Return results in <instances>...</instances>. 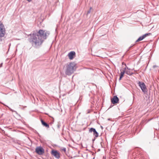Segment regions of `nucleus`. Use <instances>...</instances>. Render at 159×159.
I'll return each instance as SVG.
<instances>
[{"label": "nucleus", "instance_id": "1", "mask_svg": "<svg viewBox=\"0 0 159 159\" xmlns=\"http://www.w3.org/2000/svg\"><path fill=\"white\" fill-rule=\"evenodd\" d=\"M28 41L33 47L38 48L41 46L44 39H46V33L45 31L39 30L36 33L33 32L28 35Z\"/></svg>", "mask_w": 159, "mask_h": 159}, {"label": "nucleus", "instance_id": "2", "mask_svg": "<svg viewBox=\"0 0 159 159\" xmlns=\"http://www.w3.org/2000/svg\"><path fill=\"white\" fill-rule=\"evenodd\" d=\"M76 64L74 62L67 64L65 71V74L68 75H70L76 70Z\"/></svg>", "mask_w": 159, "mask_h": 159}, {"label": "nucleus", "instance_id": "3", "mask_svg": "<svg viewBox=\"0 0 159 159\" xmlns=\"http://www.w3.org/2000/svg\"><path fill=\"white\" fill-rule=\"evenodd\" d=\"M138 84L141 88V90L143 93L144 94L146 93L147 92V89L144 83L139 81L138 82Z\"/></svg>", "mask_w": 159, "mask_h": 159}, {"label": "nucleus", "instance_id": "4", "mask_svg": "<svg viewBox=\"0 0 159 159\" xmlns=\"http://www.w3.org/2000/svg\"><path fill=\"white\" fill-rule=\"evenodd\" d=\"M36 152L39 155H42L44 153V149L41 146L37 147L35 150Z\"/></svg>", "mask_w": 159, "mask_h": 159}, {"label": "nucleus", "instance_id": "5", "mask_svg": "<svg viewBox=\"0 0 159 159\" xmlns=\"http://www.w3.org/2000/svg\"><path fill=\"white\" fill-rule=\"evenodd\" d=\"M5 33V29L2 22H0V37H3L4 36Z\"/></svg>", "mask_w": 159, "mask_h": 159}, {"label": "nucleus", "instance_id": "6", "mask_svg": "<svg viewBox=\"0 0 159 159\" xmlns=\"http://www.w3.org/2000/svg\"><path fill=\"white\" fill-rule=\"evenodd\" d=\"M51 154L56 158L59 159L60 157L59 153L56 150H52Z\"/></svg>", "mask_w": 159, "mask_h": 159}, {"label": "nucleus", "instance_id": "7", "mask_svg": "<svg viewBox=\"0 0 159 159\" xmlns=\"http://www.w3.org/2000/svg\"><path fill=\"white\" fill-rule=\"evenodd\" d=\"M89 132H93V135L95 136V138H96L98 136V133L96 131L95 129L91 128L89 130Z\"/></svg>", "mask_w": 159, "mask_h": 159}, {"label": "nucleus", "instance_id": "8", "mask_svg": "<svg viewBox=\"0 0 159 159\" xmlns=\"http://www.w3.org/2000/svg\"><path fill=\"white\" fill-rule=\"evenodd\" d=\"M119 101V99L116 96H114L113 98L111 99V102L113 104L118 103Z\"/></svg>", "mask_w": 159, "mask_h": 159}, {"label": "nucleus", "instance_id": "9", "mask_svg": "<svg viewBox=\"0 0 159 159\" xmlns=\"http://www.w3.org/2000/svg\"><path fill=\"white\" fill-rule=\"evenodd\" d=\"M75 52L74 51H71L68 53V56L70 59L72 60L74 58V56H75Z\"/></svg>", "mask_w": 159, "mask_h": 159}, {"label": "nucleus", "instance_id": "10", "mask_svg": "<svg viewBox=\"0 0 159 159\" xmlns=\"http://www.w3.org/2000/svg\"><path fill=\"white\" fill-rule=\"evenodd\" d=\"M125 68H126V69H125V73L130 75H132L133 74V73L130 70H132L131 69L129 68L128 67H126Z\"/></svg>", "mask_w": 159, "mask_h": 159}, {"label": "nucleus", "instance_id": "11", "mask_svg": "<svg viewBox=\"0 0 159 159\" xmlns=\"http://www.w3.org/2000/svg\"><path fill=\"white\" fill-rule=\"evenodd\" d=\"M41 122L43 125L44 126H45L46 127L49 128V125L45 122L43 120H41Z\"/></svg>", "mask_w": 159, "mask_h": 159}, {"label": "nucleus", "instance_id": "12", "mask_svg": "<svg viewBox=\"0 0 159 159\" xmlns=\"http://www.w3.org/2000/svg\"><path fill=\"white\" fill-rule=\"evenodd\" d=\"M126 69V68H125V69H124V70H123L120 73V76L122 77H123L124 74L125 73Z\"/></svg>", "mask_w": 159, "mask_h": 159}, {"label": "nucleus", "instance_id": "13", "mask_svg": "<svg viewBox=\"0 0 159 159\" xmlns=\"http://www.w3.org/2000/svg\"><path fill=\"white\" fill-rule=\"evenodd\" d=\"M144 37L143 36L140 37L136 41V42H138L142 40L143 39H144Z\"/></svg>", "mask_w": 159, "mask_h": 159}, {"label": "nucleus", "instance_id": "14", "mask_svg": "<svg viewBox=\"0 0 159 159\" xmlns=\"http://www.w3.org/2000/svg\"><path fill=\"white\" fill-rule=\"evenodd\" d=\"M151 34L149 33H147V34H144L143 35V37H144V38H145V37H146L147 36L150 35Z\"/></svg>", "mask_w": 159, "mask_h": 159}, {"label": "nucleus", "instance_id": "15", "mask_svg": "<svg viewBox=\"0 0 159 159\" xmlns=\"http://www.w3.org/2000/svg\"><path fill=\"white\" fill-rule=\"evenodd\" d=\"M153 68H158V71H159V66H157V65H154L153 66Z\"/></svg>", "mask_w": 159, "mask_h": 159}, {"label": "nucleus", "instance_id": "16", "mask_svg": "<svg viewBox=\"0 0 159 159\" xmlns=\"http://www.w3.org/2000/svg\"><path fill=\"white\" fill-rule=\"evenodd\" d=\"M57 126L58 129H59L60 128L61 126V125L60 123L59 122L57 123Z\"/></svg>", "mask_w": 159, "mask_h": 159}, {"label": "nucleus", "instance_id": "17", "mask_svg": "<svg viewBox=\"0 0 159 159\" xmlns=\"http://www.w3.org/2000/svg\"><path fill=\"white\" fill-rule=\"evenodd\" d=\"M62 150L64 152H66V148H64L62 149Z\"/></svg>", "mask_w": 159, "mask_h": 159}, {"label": "nucleus", "instance_id": "18", "mask_svg": "<svg viewBox=\"0 0 159 159\" xmlns=\"http://www.w3.org/2000/svg\"><path fill=\"white\" fill-rule=\"evenodd\" d=\"M90 10L88 11L87 12V14L90 13Z\"/></svg>", "mask_w": 159, "mask_h": 159}, {"label": "nucleus", "instance_id": "19", "mask_svg": "<svg viewBox=\"0 0 159 159\" xmlns=\"http://www.w3.org/2000/svg\"><path fill=\"white\" fill-rule=\"evenodd\" d=\"M122 78V77L120 76V78H119V80H121V78Z\"/></svg>", "mask_w": 159, "mask_h": 159}, {"label": "nucleus", "instance_id": "20", "mask_svg": "<svg viewBox=\"0 0 159 159\" xmlns=\"http://www.w3.org/2000/svg\"><path fill=\"white\" fill-rule=\"evenodd\" d=\"M27 0L28 2H31V1H32V0Z\"/></svg>", "mask_w": 159, "mask_h": 159}, {"label": "nucleus", "instance_id": "21", "mask_svg": "<svg viewBox=\"0 0 159 159\" xmlns=\"http://www.w3.org/2000/svg\"><path fill=\"white\" fill-rule=\"evenodd\" d=\"M2 63H1V66H0V67H1L2 66Z\"/></svg>", "mask_w": 159, "mask_h": 159}]
</instances>
